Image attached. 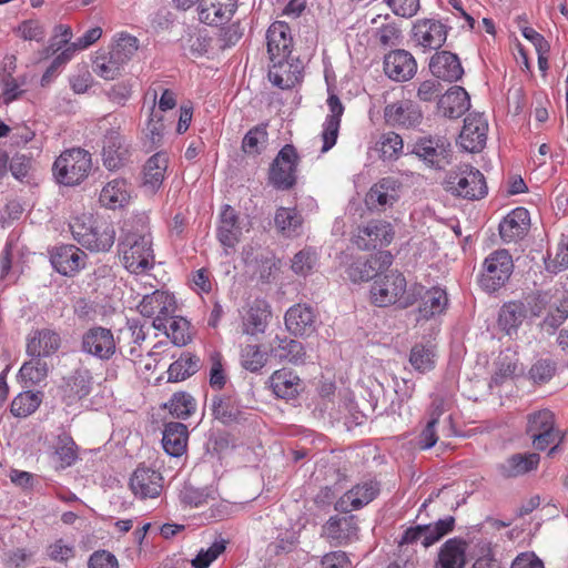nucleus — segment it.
Returning a JSON list of instances; mask_svg holds the SVG:
<instances>
[{
	"label": "nucleus",
	"instance_id": "obj_2",
	"mask_svg": "<svg viewBox=\"0 0 568 568\" xmlns=\"http://www.w3.org/2000/svg\"><path fill=\"white\" fill-rule=\"evenodd\" d=\"M119 252L124 267L135 274L144 273L154 265L152 240L148 232L123 230Z\"/></svg>",
	"mask_w": 568,
	"mask_h": 568
},
{
	"label": "nucleus",
	"instance_id": "obj_7",
	"mask_svg": "<svg viewBox=\"0 0 568 568\" xmlns=\"http://www.w3.org/2000/svg\"><path fill=\"white\" fill-rule=\"evenodd\" d=\"M138 310L142 316L153 318L155 329H162L166 328L168 317L175 313L176 303L172 294L156 290L143 296Z\"/></svg>",
	"mask_w": 568,
	"mask_h": 568
},
{
	"label": "nucleus",
	"instance_id": "obj_45",
	"mask_svg": "<svg viewBox=\"0 0 568 568\" xmlns=\"http://www.w3.org/2000/svg\"><path fill=\"white\" fill-rule=\"evenodd\" d=\"M211 409L214 418L225 425L235 423L241 417L240 407L230 397H213Z\"/></svg>",
	"mask_w": 568,
	"mask_h": 568
},
{
	"label": "nucleus",
	"instance_id": "obj_15",
	"mask_svg": "<svg viewBox=\"0 0 568 568\" xmlns=\"http://www.w3.org/2000/svg\"><path fill=\"white\" fill-rule=\"evenodd\" d=\"M384 118L390 126L413 129L420 124L423 113L415 102L400 100L385 106Z\"/></svg>",
	"mask_w": 568,
	"mask_h": 568
},
{
	"label": "nucleus",
	"instance_id": "obj_10",
	"mask_svg": "<svg viewBox=\"0 0 568 568\" xmlns=\"http://www.w3.org/2000/svg\"><path fill=\"white\" fill-rule=\"evenodd\" d=\"M412 153L434 168H443L449 162L450 143L445 136H423L412 149Z\"/></svg>",
	"mask_w": 568,
	"mask_h": 568
},
{
	"label": "nucleus",
	"instance_id": "obj_20",
	"mask_svg": "<svg viewBox=\"0 0 568 568\" xmlns=\"http://www.w3.org/2000/svg\"><path fill=\"white\" fill-rule=\"evenodd\" d=\"M530 227V214L518 206L499 222V237L507 243L517 242L526 236Z\"/></svg>",
	"mask_w": 568,
	"mask_h": 568
},
{
	"label": "nucleus",
	"instance_id": "obj_29",
	"mask_svg": "<svg viewBox=\"0 0 568 568\" xmlns=\"http://www.w3.org/2000/svg\"><path fill=\"white\" fill-rule=\"evenodd\" d=\"M85 253L74 245H63L51 253V264L62 275L71 276L84 266Z\"/></svg>",
	"mask_w": 568,
	"mask_h": 568
},
{
	"label": "nucleus",
	"instance_id": "obj_16",
	"mask_svg": "<svg viewBox=\"0 0 568 568\" xmlns=\"http://www.w3.org/2000/svg\"><path fill=\"white\" fill-rule=\"evenodd\" d=\"M237 9V0H201L196 6L199 21L207 26L229 22Z\"/></svg>",
	"mask_w": 568,
	"mask_h": 568
},
{
	"label": "nucleus",
	"instance_id": "obj_59",
	"mask_svg": "<svg viewBox=\"0 0 568 568\" xmlns=\"http://www.w3.org/2000/svg\"><path fill=\"white\" fill-rule=\"evenodd\" d=\"M404 148L403 139L395 132H387L381 136L379 151L384 159H397Z\"/></svg>",
	"mask_w": 568,
	"mask_h": 568
},
{
	"label": "nucleus",
	"instance_id": "obj_53",
	"mask_svg": "<svg viewBox=\"0 0 568 568\" xmlns=\"http://www.w3.org/2000/svg\"><path fill=\"white\" fill-rule=\"evenodd\" d=\"M267 143V131L265 125H256L243 138L242 150L250 155H256Z\"/></svg>",
	"mask_w": 568,
	"mask_h": 568
},
{
	"label": "nucleus",
	"instance_id": "obj_55",
	"mask_svg": "<svg viewBox=\"0 0 568 568\" xmlns=\"http://www.w3.org/2000/svg\"><path fill=\"white\" fill-rule=\"evenodd\" d=\"M545 268L551 274H558L568 270V235H562L557 244L554 256L545 260Z\"/></svg>",
	"mask_w": 568,
	"mask_h": 568
},
{
	"label": "nucleus",
	"instance_id": "obj_49",
	"mask_svg": "<svg viewBox=\"0 0 568 568\" xmlns=\"http://www.w3.org/2000/svg\"><path fill=\"white\" fill-rule=\"evenodd\" d=\"M189 326L190 324L185 318L171 315L168 317L166 328H162L161 331L171 338L173 344L184 346L191 339Z\"/></svg>",
	"mask_w": 568,
	"mask_h": 568
},
{
	"label": "nucleus",
	"instance_id": "obj_5",
	"mask_svg": "<svg viewBox=\"0 0 568 568\" xmlns=\"http://www.w3.org/2000/svg\"><path fill=\"white\" fill-rule=\"evenodd\" d=\"M447 190L467 200H480L488 191L483 173L468 164L459 165L448 174Z\"/></svg>",
	"mask_w": 568,
	"mask_h": 568
},
{
	"label": "nucleus",
	"instance_id": "obj_38",
	"mask_svg": "<svg viewBox=\"0 0 568 568\" xmlns=\"http://www.w3.org/2000/svg\"><path fill=\"white\" fill-rule=\"evenodd\" d=\"M169 158L164 152L153 154L143 170V186L155 192L162 185L168 170Z\"/></svg>",
	"mask_w": 568,
	"mask_h": 568
},
{
	"label": "nucleus",
	"instance_id": "obj_12",
	"mask_svg": "<svg viewBox=\"0 0 568 568\" xmlns=\"http://www.w3.org/2000/svg\"><path fill=\"white\" fill-rule=\"evenodd\" d=\"M394 234L393 226L389 222L373 220L366 225L358 227L354 236V243L361 250L387 246L393 241Z\"/></svg>",
	"mask_w": 568,
	"mask_h": 568
},
{
	"label": "nucleus",
	"instance_id": "obj_9",
	"mask_svg": "<svg viewBox=\"0 0 568 568\" xmlns=\"http://www.w3.org/2000/svg\"><path fill=\"white\" fill-rule=\"evenodd\" d=\"M359 527L357 518L354 515L331 516L322 527L321 536L325 538L331 546H346L358 539Z\"/></svg>",
	"mask_w": 568,
	"mask_h": 568
},
{
	"label": "nucleus",
	"instance_id": "obj_26",
	"mask_svg": "<svg viewBox=\"0 0 568 568\" xmlns=\"http://www.w3.org/2000/svg\"><path fill=\"white\" fill-rule=\"evenodd\" d=\"M327 106L329 113L325 119L321 135L323 141V145L321 149L322 153L327 152L336 144L341 125V118L344 113V105L341 102L339 98L334 93H329L327 98Z\"/></svg>",
	"mask_w": 568,
	"mask_h": 568
},
{
	"label": "nucleus",
	"instance_id": "obj_24",
	"mask_svg": "<svg viewBox=\"0 0 568 568\" xmlns=\"http://www.w3.org/2000/svg\"><path fill=\"white\" fill-rule=\"evenodd\" d=\"M133 186L121 178L109 181L101 190L99 202L109 210L123 209L130 204Z\"/></svg>",
	"mask_w": 568,
	"mask_h": 568
},
{
	"label": "nucleus",
	"instance_id": "obj_60",
	"mask_svg": "<svg viewBox=\"0 0 568 568\" xmlns=\"http://www.w3.org/2000/svg\"><path fill=\"white\" fill-rule=\"evenodd\" d=\"M47 555L53 561L67 562L74 557L75 548L73 542L59 538L48 545Z\"/></svg>",
	"mask_w": 568,
	"mask_h": 568
},
{
	"label": "nucleus",
	"instance_id": "obj_25",
	"mask_svg": "<svg viewBox=\"0 0 568 568\" xmlns=\"http://www.w3.org/2000/svg\"><path fill=\"white\" fill-rule=\"evenodd\" d=\"M377 494L378 486L375 481L358 484L335 503V509L341 513H351L369 504Z\"/></svg>",
	"mask_w": 568,
	"mask_h": 568
},
{
	"label": "nucleus",
	"instance_id": "obj_43",
	"mask_svg": "<svg viewBox=\"0 0 568 568\" xmlns=\"http://www.w3.org/2000/svg\"><path fill=\"white\" fill-rule=\"evenodd\" d=\"M526 317V307L521 302H510L504 304L499 313V328L510 335L513 331L521 324Z\"/></svg>",
	"mask_w": 568,
	"mask_h": 568
},
{
	"label": "nucleus",
	"instance_id": "obj_34",
	"mask_svg": "<svg viewBox=\"0 0 568 568\" xmlns=\"http://www.w3.org/2000/svg\"><path fill=\"white\" fill-rule=\"evenodd\" d=\"M271 312L265 302L255 301L242 316L243 334L255 336L265 332Z\"/></svg>",
	"mask_w": 568,
	"mask_h": 568
},
{
	"label": "nucleus",
	"instance_id": "obj_11",
	"mask_svg": "<svg viewBox=\"0 0 568 568\" xmlns=\"http://www.w3.org/2000/svg\"><path fill=\"white\" fill-rule=\"evenodd\" d=\"M303 78V63L297 58L270 59L268 79L280 89H291Z\"/></svg>",
	"mask_w": 568,
	"mask_h": 568
},
{
	"label": "nucleus",
	"instance_id": "obj_50",
	"mask_svg": "<svg viewBox=\"0 0 568 568\" xmlns=\"http://www.w3.org/2000/svg\"><path fill=\"white\" fill-rule=\"evenodd\" d=\"M455 527V518L447 516L433 524L424 525L425 539L422 544L424 547H429L439 541L444 536L453 531Z\"/></svg>",
	"mask_w": 568,
	"mask_h": 568
},
{
	"label": "nucleus",
	"instance_id": "obj_17",
	"mask_svg": "<svg viewBox=\"0 0 568 568\" xmlns=\"http://www.w3.org/2000/svg\"><path fill=\"white\" fill-rule=\"evenodd\" d=\"M130 488L141 499L156 498L163 489V477L155 469L138 467L130 478Z\"/></svg>",
	"mask_w": 568,
	"mask_h": 568
},
{
	"label": "nucleus",
	"instance_id": "obj_22",
	"mask_svg": "<svg viewBox=\"0 0 568 568\" xmlns=\"http://www.w3.org/2000/svg\"><path fill=\"white\" fill-rule=\"evenodd\" d=\"M400 183L394 178H384L375 183L366 194L365 202L369 209L383 210L392 206L399 199Z\"/></svg>",
	"mask_w": 568,
	"mask_h": 568
},
{
	"label": "nucleus",
	"instance_id": "obj_61",
	"mask_svg": "<svg viewBox=\"0 0 568 568\" xmlns=\"http://www.w3.org/2000/svg\"><path fill=\"white\" fill-rule=\"evenodd\" d=\"M225 550V541H214L207 549H201L192 560L194 568H207Z\"/></svg>",
	"mask_w": 568,
	"mask_h": 568
},
{
	"label": "nucleus",
	"instance_id": "obj_41",
	"mask_svg": "<svg viewBox=\"0 0 568 568\" xmlns=\"http://www.w3.org/2000/svg\"><path fill=\"white\" fill-rule=\"evenodd\" d=\"M274 223L282 235L295 237L301 233L303 217L295 209L280 207L276 210Z\"/></svg>",
	"mask_w": 568,
	"mask_h": 568
},
{
	"label": "nucleus",
	"instance_id": "obj_8",
	"mask_svg": "<svg viewBox=\"0 0 568 568\" xmlns=\"http://www.w3.org/2000/svg\"><path fill=\"white\" fill-rule=\"evenodd\" d=\"M81 351L100 361H110L118 352L112 331L99 325L90 327L82 334Z\"/></svg>",
	"mask_w": 568,
	"mask_h": 568
},
{
	"label": "nucleus",
	"instance_id": "obj_14",
	"mask_svg": "<svg viewBox=\"0 0 568 568\" xmlns=\"http://www.w3.org/2000/svg\"><path fill=\"white\" fill-rule=\"evenodd\" d=\"M447 38V28L439 20L420 19L414 23L413 40L416 45L427 50H438Z\"/></svg>",
	"mask_w": 568,
	"mask_h": 568
},
{
	"label": "nucleus",
	"instance_id": "obj_27",
	"mask_svg": "<svg viewBox=\"0 0 568 568\" xmlns=\"http://www.w3.org/2000/svg\"><path fill=\"white\" fill-rule=\"evenodd\" d=\"M268 354L278 362H288L293 365H301L306 361L303 344L287 336L276 335L270 343Z\"/></svg>",
	"mask_w": 568,
	"mask_h": 568
},
{
	"label": "nucleus",
	"instance_id": "obj_57",
	"mask_svg": "<svg viewBox=\"0 0 568 568\" xmlns=\"http://www.w3.org/2000/svg\"><path fill=\"white\" fill-rule=\"evenodd\" d=\"M168 408L178 418H186L195 412L194 398L186 393H176L172 396Z\"/></svg>",
	"mask_w": 568,
	"mask_h": 568
},
{
	"label": "nucleus",
	"instance_id": "obj_35",
	"mask_svg": "<svg viewBox=\"0 0 568 568\" xmlns=\"http://www.w3.org/2000/svg\"><path fill=\"white\" fill-rule=\"evenodd\" d=\"M448 305V297L445 290L440 287H432L422 296V303L417 311L416 321H428L433 317L442 315Z\"/></svg>",
	"mask_w": 568,
	"mask_h": 568
},
{
	"label": "nucleus",
	"instance_id": "obj_63",
	"mask_svg": "<svg viewBox=\"0 0 568 568\" xmlns=\"http://www.w3.org/2000/svg\"><path fill=\"white\" fill-rule=\"evenodd\" d=\"M97 220H93L92 216L82 215L79 217H74L70 223V229L73 237L81 244H84V239L89 236L93 231V226L97 224Z\"/></svg>",
	"mask_w": 568,
	"mask_h": 568
},
{
	"label": "nucleus",
	"instance_id": "obj_4",
	"mask_svg": "<svg viewBox=\"0 0 568 568\" xmlns=\"http://www.w3.org/2000/svg\"><path fill=\"white\" fill-rule=\"evenodd\" d=\"M526 434L535 449L546 450L554 442H564L565 434L556 427L555 414L539 409L527 415Z\"/></svg>",
	"mask_w": 568,
	"mask_h": 568
},
{
	"label": "nucleus",
	"instance_id": "obj_39",
	"mask_svg": "<svg viewBox=\"0 0 568 568\" xmlns=\"http://www.w3.org/2000/svg\"><path fill=\"white\" fill-rule=\"evenodd\" d=\"M270 386L280 398H294L301 389L300 377L287 368L275 371L270 377Z\"/></svg>",
	"mask_w": 568,
	"mask_h": 568
},
{
	"label": "nucleus",
	"instance_id": "obj_6",
	"mask_svg": "<svg viewBox=\"0 0 568 568\" xmlns=\"http://www.w3.org/2000/svg\"><path fill=\"white\" fill-rule=\"evenodd\" d=\"M298 154L292 144H285L273 160L268 180L277 190H290L296 183Z\"/></svg>",
	"mask_w": 568,
	"mask_h": 568
},
{
	"label": "nucleus",
	"instance_id": "obj_62",
	"mask_svg": "<svg viewBox=\"0 0 568 568\" xmlns=\"http://www.w3.org/2000/svg\"><path fill=\"white\" fill-rule=\"evenodd\" d=\"M556 372V364L550 359H539L529 369V376L537 384L549 382Z\"/></svg>",
	"mask_w": 568,
	"mask_h": 568
},
{
	"label": "nucleus",
	"instance_id": "obj_31",
	"mask_svg": "<svg viewBox=\"0 0 568 568\" xmlns=\"http://www.w3.org/2000/svg\"><path fill=\"white\" fill-rule=\"evenodd\" d=\"M61 345L60 335L50 329L36 331L27 343V354L31 357H48L54 354Z\"/></svg>",
	"mask_w": 568,
	"mask_h": 568
},
{
	"label": "nucleus",
	"instance_id": "obj_42",
	"mask_svg": "<svg viewBox=\"0 0 568 568\" xmlns=\"http://www.w3.org/2000/svg\"><path fill=\"white\" fill-rule=\"evenodd\" d=\"M124 62L113 52L100 53L93 61V71L104 80H114L121 75Z\"/></svg>",
	"mask_w": 568,
	"mask_h": 568
},
{
	"label": "nucleus",
	"instance_id": "obj_3",
	"mask_svg": "<svg viewBox=\"0 0 568 568\" xmlns=\"http://www.w3.org/2000/svg\"><path fill=\"white\" fill-rule=\"evenodd\" d=\"M91 154L83 149H71L60 154L53 163V175L58 183L74 186L83 182L91 170Z\"/></svg>",
	"mask_w": 568,
	"mask_h": 568
},
{
	"label": "nucleus",
	"instance_id": "obj_56",
	"mask_svg": "<svg viewBox=\"0 0 568 568\" xmlns=\"http://www.w3.org/2000/svg\"><path fill=\"white\" fill-rule=\"evenodd\" d=\"M267 357L258 345H246L241 351V365L250 372H258L266 364Z\"/></svg>",
	"mask_w": 568,
	"mask_h": 568
},
{
	"label": "nucleus",
	"instance_id": "obj_19",
	"mask_svg": "<svg viewBox=\"0 0 568 568\" xmlns=\"http://www.w3.org/2000/svg\"><path fill=\"white\" fill-rule=\"evenodd\" d=\"M129 145L115 129L110 130L103 139L102 160L106 169L114 171L122 168L129 160Z\"/></svg>",
	"mask_w": 568,
	"mask_h": 568
},
{
	"label": "nucleus",
	"instance_id": "obj_1",
	"mask_svg": "<svg viewBox=\"0 0 568 568\" xmlns=\"http://www.w3.org/2000/svg\"><path fill=\"white\" fill-rule=\"evenodd\" d=\"M422 291L423 287L419 285L407 287L405 276L398 271H390L374 280L371 287V300L378 307L397 305L400 308H407L417 301Z\"/></svg>",
	"mask_w": 568,
	"mask_h": 568
},
{
	"label": "nucleus",
	"instance_id": "obj_18",
	"mask_svg": "<svg viewBox=\"0 0 568 568\" xmlns=\"http://www.w3.org/2000/svg\"><path fill=\"white\" fill-rule=\"evenodd\" d=\"M384 71L394 81H408L417 71V62L408 51L393 50L384 58Z\"/></svg>",
	"mask_w": 568,
	"mask_h": 568
},
{
	"label": "nucleus",
	"instance_id": "obj_51",
	"mask_svg": "<svg viewBox=\"0 0 568 568\" xmlns=\"http://www.w3.org/2000/svg\"><path fill=\"white\" fill-rule=\"evenodd\" d=\"M318 256L312 247H305L297 252L293 258L291 268L298 276H308L317 265Z\"/></svg>",
	"mask_w": 568,
	"mask_h": 568
},
{
	"label": "nucleus",
	"instance_id": "obj_40",
	"mask_svg": "<svg viewBox=\"0 0 568 568\" xmlns=\"http://www.w3.org/2000/svg\"><path fill=\"white\" fill-rule=\"evenodd\" d=\"M93 232L84 239L82 246L92 252H106L114 244L115 231L112 224L106 221H98Z\"/></svg>",
	"mask_w": 568,
	"mask_h": 568
},
{
	"label": "nucleus",
	"instance_id": "obj_48",
	"mask_svg": "<svg viewBox=\"0 0 568 568\" xmlns=\"http://www.w3.org/2000/svg\"><path fill=\"white\" fill-rule=\"evenodd\" d=\"M49 372V365L42 357H32L29 362H26L20 371V378L30 385H36L42 382Z\"/></svg>",
	"mask_w": 568,
	"mask_h": 568
},
{
	"label": "nucleus",
	"instance_id": "obj_64",
	"mask_svg": "<svg viewBox=\"0 0 568 568\" xmlns=\"http://www.w3.org/2000/svg\"><path fill=\"white\" fill-rule=\"evenodd\" d=\"M375 42L383 49L398 45L400 42V31L394 24H386L375 32Z\"/></svg>",
	"mask_w": 568,
	"mask_h": 568
},
{
	"label": "nucleus",
	"instance_id": "obj_47",
	"mask_svg": "<svg viewBox=\"0 0 568 568\" xmlns=\"http://www.w3.org/2000/svg\"><path fill=\"white\" fill-rule=\"evenodd\" d=\"M146 97L152 100L154 110L161 112L172 110L176 105L175 93L166 88H163L161 82H153L146 92Z\"/></svg>",
	"mask_w": 568,
	"mask_h": 568
},
{
	"label": "nucleus",
	"instance_id": "obj_30",
	"mask_svg": "<svg viewBox=\"0 0 568 568\" xmlns=\"http://www.w3.org/2000/svg\"><path fill=\"white\" fill-rule=\"evenodd\" d=\"M433 75L444 81H457L462 78L464 70L458 57L448 51L435 53L429 62Z\"/></svg>",
	"mask_w": 568,
	"mask_h": 568
},
{
	"label": "nucleus",
	"instance_id": "obj_44",
	"mask_svg": "<svg viewBox=\"0 0 568 568\" xmlns=\"http://www.w3.org/2000/svg\"><path fill=\"white\" fill-rule=\"evenodd\" d=\"M200 368V358L189 353L183 354L168 369L169 382H181L195 374Z\"/></svg>",
	"mask_w": 568,
	"mask_h": 568
},
{
	"label": "nucleus",
	"instance_id": "obj_46",
	"mask_svg": "<svg viewBox=\"0 0 568 568\" xmlns=\"http://www.w3.org/2000/svg\"><path fill=\"white\" fill-rule=\"evenodd\" d=\"M436 357L434 346L416 344L410 349L409 363L417 372L426 373L435 367Z\"/></svg>",
	"mask_w": 568,
	"mask_h": 568
},
{
	"label": "nucleus",
	"instance_id": "obj_36",
	"mask_svg": "<svg viewBox=\"0 0 568 568\" xmlns=\"http://www.w3.org/2000/svg\"><path fill=\"white\" fill-rule=\"evenodd\" d=\"M189 439L187 427L179 422L165 424L162 445L164 450L173 457L182 456L186 450Z\"/></svg>",
	"mask_w": 568,
	"mask_h": 568
},
{
	"label": "nucleus",
	"instance_id": "obj_13",
	"mask_svg": "<svg viewBox=\"0 0 568 568\" xmlns=\"http://www.w3.org/2000/svg\"><path fill=\"white\" fill-rule=\"evenodd\" d=\"M487 131V120L479 113H470L464 121L457 143L467 152H480L486 145Z\"/></svg>",
	"mask_w": 568,
	"mask_h": 568
},
{
	"label": "nucleus",
	"instance_id": "obj_37",
	"mask_svg": "<svg viewBox=\"0 0 568 568\" xmlns=\"http://www.w3.org/2000/svg\"><path fill=\"white\" fill-rule=\"evenodd\" d=\"M539 464L540 455L538 453H517L505 460L501 473L505 477L515 478L536 470Z\"/></svg>",
	"mask_w": 568,
	"mask_h": 568
},
{
	"label": "nucleus",
	"instance_id": "obj_52",
	"mask_svg": "<svg viewBox=\"0 0 568 568\" xmlns=\"http://www.w3.org/2000/svg\"><path fill=\"white\" fill-rule=\"evenodd\" d=\"M139 49V40L128 33H120L111 45L113 52L124 64H126Z\"/></svg>",
	"mask_w": 568,
	"mask_h": 568
},
{
	"label": "nucleus",
	"instance_id": "obj_23",
	"mask_svg": "<svg viewBox=\"0 0 568 568\" xmlns=\"http://www.w3.org/2000/svg\"><path fill=\"white\" fill-rule=\"evenodd\" d=\"M284 320L286 328L295 336H310L316 329V314L305 304L290 307Z\"/></svg>",
	"mask_w": 568,
	"mask_h": 568
},
{
	"label": "nucleus",
	"instance_id": "obj_54",
	"mask_svg": "<svg viewBox=\"0 0 568 568\" xmlns=\"http://www.w3.org/2000/svg\"><path fill=\"white\" fill-rule=\"evenodd\" d=\"M40 403L41 399L38 394L32 392L20 393L11 403V413L16 417H27L38 409Z\"/></svg>",
	"mask_w": 568,
	"mask_h": 568
},
{
	"label": "nucleus",
	"instance_id": "obj_58",
	"mask_svg": "<svg viewBox=\"0 0 568 568\" xmlns=\"http://www.w3.org/2000/svg\"><path fill=\"white\" fill-rule=\"evenodd\" d=\"M497 251L491 252L484 262V272L478 278L480 287L487 293H494L497 290L496 281Z\"/></svg>",
	"mask_w": 568,
	"mask_h": 568
},
{
	"label": "nucleus",
	"instance_id": "obj_32",
	"mask_svg": "<svg viewBox=\"0 0 568 568\" xmlns=\"http://www.w3.org/2000/svg\"><path fill=\"white\" fill-rule=\"evenodd\" d=\"M467 544L460 538H450L439 549L435 568H464Z\"/></svg>",
	"mask_w": 568,
	"mask_h": 568
},
{
	"label": "nucleus",
	"instance_id": "obj_28",
	"mask_svg": "<svg viewBox=\"0 0 568 568\" xmlns=\"http://www.w3.org/2000/svg\"><path fill=\"white\" fill-rule=\"evenodd\" d=\"M242 236V229L239 224V216L233 207L225 205L220 214L217 226V240L224 247L225 254L234 250Z\"/></svg>",
	"mask_w": 568,
	"mask_h": 568
},
{
	"label": "nucleus",
	"instance_id": "obj_21",
	"mask_svg": "<svg viewBox=\"0 0 568 568\" xmlns=\"http://www.w3.org/2000/svg\"><path fill=\"white\" fill-rule=\"evenodd\" d=\"M267 53L270 59L290 58L293 47L291 28L284 21L273 22L266 32Z\"/></svg>",
	"mask_w": 568,
	"mask_h": 568
},
{
	"label": "nucleus",
	"instance_id": "obj_33",
	"mask_svg": "<svg viewBox=\"0 0 568 568\" xmlns=\"http://www.w3.org/2000/svg\"><path fill=\"white\" fill-rule=\"evenodd\" d=\"M470 106L467 91L458 85L452 87L438 101L439 111L450 119L462 116Z\"/></svg>",
	"mask_w": 568,
	"mask_h": 568
}]
</instances>
